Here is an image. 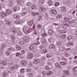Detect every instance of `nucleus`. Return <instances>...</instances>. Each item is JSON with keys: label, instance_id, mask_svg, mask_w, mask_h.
<instances>
[{"label": "nucleus", "instance_id": "obj_39", "mask_svg": "<svg viewBox=\"0 0 77 77\" xmlns=\"http://www.w3.org/2000/svg\"><path fill=\"white\" fill-rule=\"evenodd\" d=\"M74 43H72V42H68L67 44V45L69 46V45H73Z\"/></svg>", "mask_w": 77, "mask_h": 77}, {"label": "nucleus", "instance_id": "obj_59", "mask_svg": "<svg viewBox=\"0 0 77 77\" xmlns=\"http://www.w3.org/2000/svg\"><path fill=\"white\" fill-rule=\"evenodd\" d=\"M38 28H39V29H41V28L42 27V26L40 24H38Z\"/></svg>", "mask_w": 77, "mask_h": 77}, {"label": "nucleus", "instance_id": "obj_22", "mask_svg": "<svg viewBox=\"0 0 77 77\" xmlns=\"http://www.w3.org/2000/svg\"><path fill=\"white\" fill-rule=\"evenodd\" d=\"M53 31L51 29H49L48 31V33L49 35H51L53 34Z\"/></svg>", "mask_w": 77, "mask_h": 77}, {"label": "nucleus", "instance_id": "obj_24", "mask_svg": "<svg viewBox=\"0 0 77 77\" xmlns=\"http://www.w3.org/2000/svg\"><path fill=\"white\" fill-rule=\"evenodd\" d=\"M6 12L8 14H12V11L11 10L9 9H8L6 10Z\"/></svg>", "mask_w": 77, "mask_h": 77}, {"label": "nucleus", "instance_id": "obj_16", "mask_svg": "<svg viewBox=\"0 0 77 77\" xmlns=\"http://www.w3.org/2000/svg\"><path fill=\"white\" fill-rule=\"evenodd\" d=\"M53 72L52 71H49L48 72L46 73V74L47 75H50L51 74H52Z\"/></svg>", "mask_w": 77, "mask_h": 77}, {"label": "nucleus", "instance_id": "obj_40", "mask_svg": "<svg viewBox=\"0 0 77 77\" xmlns=\"http://www.w3.org/2000/svg\"><path fill=\"white\" fill-rule=\"evenodd\" d=\"M55 47V46L54 44L51 45L50 46V48H54Z\"/></svg>", "mask_w": 77, "mask_h": 77}, {"label": "nucleus", "instance_id": "obj_60", "mask_svg": "<svg viewBox=\"0 0 77 77\" xmlns=\"http://www.w3.org/2000/svg\"><path fill=\"white\" fill-rule=\"evenodd\" d=\"M75 23V20H73L71 21V24H73V23Z\"/></svg>", "mask_w": 77, "mask_h": 77}, {"label": "nucleus", "instance_id": "obj_55", "mask_svg": "<svg viewBox=\"0 0 77 77\" xmlns=\"http://www.w3.org/2000/svg\"><path fill=\"white\" fill-rule=\"evenodd\" d=\"M59 3L58 2L56 3L55 4V6H58L59 5Z\"/></svg>", "mask_w": 77, "mask_h": 77}, {"label": "nucleus", "instance_id": "obj_23", "mask_svg": "<svg viewBox=\"0 0 77 77\" xmlns=\"http://www.w3.org/2000/svg\"><path fill=\"white\" fill-rule=\"evenodd\" d=\"M60 63L61 65L63 66V65H66V62H60Z\"/></svg>", "mask_w": 77, "mask_h": 77}, {"label": "nucleus", "instance_id": "obj_34", "mask_svg": "<svg viewBox=\"0 0 77 77\" xmlns=\"http://www.w3.org/2000/svg\"><path fill=\"white\" fill-rule=\"evenodd\" d=\"M48 3L49 5H50V6H51V5H53V2H52V1L51 0L49 1Z\"/></svg>", "mask_w": 77, "mask_h": 77}, {"label": "nucleus", "instance_id": "obj_51", "mask_svg": "<svg viewBox=\"0 0 77 77\" xmlns=\"http://www.w3.org/2000/svg\"><path fill=\"white\" fill-rule=\"evenodd\" d=\"M72 37L71 36H69L67 37V40H70L71 39H72Z\"/></svg>", "mask_w": 77, "mask_h": 77}, {"label": "nucleus", "instance_id": "obj_19", "mask_svg": "<svg viewBox=\"0 0 77 77\" xmlns=\"http://www.w3.org/2000/svg\"><path fill=\"white\" fill-rule=\"evenodd\" d=\"M40 61L38 59L35 60L34 61V63H35V64H37V63H39Z\"/></svg>", "mask_w": 77, "mask_h": 77}, {"label": "nucleus", "instance_id": "obj_38", "mask_svg": "<svg viewBox=\"0 0 77 77\" xmlns=\"http://www.w3.org/2000/svg\"><path fill=\"white\" fill-rule=\"evenodd\" d=\"M45 69L47 71H50V68L48 67V66H46L45 67Z\"/></svg>", "mask_w": 77, "mask_h": 77}, {"label": "nucleus", "instance_id": "obj_42", "mask_svg": "<svg viewBox=\"0 0 77 77\" xmlns=\"http://www.w3.org/2000/svg\"><path fill=\"white\" fill-rule=\"evenodd\" d=\"M57 45H59V46L61 44H62V42H58L57 43Z\"/></svg>", "mask_w": 77, "mask_h": 77}, {"label": "nucleus", "instance_id": "obj_54", "mask_svg": "<svg viewBox=\"0 0 77 77\" xmlns=\"http://www.w3.org/2000/svg\"><path fill=\"white\" fill-rule=\"evenodd\" d=\"M10 51H7L6 53V54L7 55V56H8L10 54Z\"/></svg>", "mask_w": 77, "mask_h": 77}, {"label": "nucleus", "instance_id": "obj_4", "mask_svg": "<svg viewBox=\"0 0 77 77\" xmlns=\"http://www.w3.org/2000/svg\"><path fill=\"white\" fill-rule=\"evenodd\" d=\"M33 57V55L32 53H29L27 55V57L29 59H31Z\"/></svg>", "mask_w": 77, "mask_h": 77}, {"label": "nucleus", "instance_id": "obj_30", "mask_svg": "<svg viewBox=\"0 0 77 77\" xmlns=\"http://www.w3.org/2000/svg\"><path fill=\"white\" fill-rule=\"evenodd\" d=\"M69 25H63L62 26V28L63 29H66V28L67 27H69Z\"/></svg>", "mask_w": 77, "mask_h": 77}, {"label": "nucleus", "instance_id": "obj_3", "mask_svg": "<svg viewBox=\"0 0 77 77\" xmlns=\"http://www.w3.org/2000/svg\"><path fill=\"white\" fill-rule=\"evenodd\" d=\"M51 12L52 14H54V15H56L57 14V12L55 10L51 9Z\"/></svg>", "mask_w": 77, "mask_h": 77}, {"label": "nucleus", "instance_id": "obj_5", "mask_svg": "<svg viewBox=\"0 0 77 77\" xmlns=\"http://www.w3.org/2000/svg\"><path fill=\"white\" fill-rule=\"evenodd\" d=\"M21 63L22 65H27V62L26 61L23 60L21 62Z\"/></svg>", "mask_w": 77, "mask_h": 77}, {"label": "nucleus", "instance_id": "obj_63", "mask_svg": "<svg viewBox=\"0 0 77 77\" xmlns=\"http://www.w3.org/2000/svg\"><path fill=\"white\" fill-rule=\"evenodd\" d=\"M65 56H67V57H68V56H69V54H68L67 53H66L65 54Z\"/></svg>", "mask_w": 77, "mask_h": 77}, {"label": "nucleus", "instance_id": "obj_57", "mask_svg": "<svg viewBox=\"0 0 77 77\" xmlns=\"http://www.w3.org/2000/svg\"><path fill=\"white\" fill-rule=\"evenodd\" d=\"M41 59L42 60H45V56L42 57L41 58Z\"/></svg>", "mask_w": 77, "mask_h": 77}, {"label": "nucleus", "instance_id": "obj_43", "mask_svg": "<svg viewBox=\"0 0 77 77\" xmlns=\"http://www.w3.org/2000/svg\"><path fill=\"white\" fill-rule=\"evenodd\" d=\"M31 9H32V10L36 9V6H35V5H33L31 7Z\"/></svg>", "mask_w": 77, "mask_h": 77}, {"label": "nucleus", "instance_id": "obj_41", "mask_svg": "<svg viewBox=\"0 0 77 77\" xmlns=\"http://www.w3.org/2000/svg\"><path fill=\"white\" fill-rule=\"evenodd\" d=\"M64 20L66 21H68L69 20V18L68 17H64Z\"/></svg>", "mask_w": 77, "mask_h": 77}, {"label": "nucleus", "instance_id": "obj_50", "mask_svg": "<svg viewBox=\"0 0 77 77\" xmlns=\"http://www.w3.org/2000/svg\"><path fill=\"white\" fill-rule=\"evenodd\" d=\"M66 38V35H63L61 36V38H62V39H63V38Z\"/></svg>", "mask_w": 77, "mask_h": 77}, {"label": "nucleus", "instance_id": "obj_44", "mask_svg": "<svg viewBox=\"0 0 77 77\" xmlns=\"http://www.w3.org/2000/svg\"><path fill=\"white\" fill-rule=\"evenodd\" d=\"M20 72L21 73H22V74H23V73L24 72V69H22L20 70Z\"/></svg>", "mask_w": 77, "mask_h": 77}, {"label": "nucleus", "instance_id": "obj_47", "mask_svg": "<svg viewBox=\"0 0 77 77\" xmlns=\"http://www.w3.org/2000/svg\"><path fill=\"white\" fill-rule=\"evenodd\" d=\"M48 35L46 33H43L42 34V35L43 37H45L46 36H47Z\"/></svg>", "mask_w": 77, "mask_h": 77}, {"label": "nucleus", "instance_id": "obj_29", "mask_svg": "<svg viewBox=\"0 0 77 77\" xmlns=\"http://www.w3.org/2000/svg\"><path fill=\"white\" fill-rule=\"evenodd\" d=\"M17 35L19 36L22 35V32L20 30L19 31L17 32Z\"/></svg>", "mask_w": 77, "mask_h": 77}, {"label": "nucleus", "instance_id": "obj_15", "mask_svg": "<svg viewBox=\"0 0 77 77\" xmlns=\"http://www.w3.org/2000/svg\"><path fill=\"white\" fill-rule=\"evenodd\" d=\"M39 10L40 11H42V12H44V11H45V10H46V9L44 7H41L40 8Z\"/></svg>", "mask_w": 77, "mask_h": 77}, {"label": "nucleus", "instance_id": "obj_45", "mask_svg": "<svg viewBox=\"0 0 77 77\" xmlns=\"http://www.w3.org/2000/svg\"><path fill=\"white\" fill-rule=\"evenodd\" d=\"M17 2L18 4H20L22 2V0H17Z\"/></svg>", "mask_w": 77, "mask_h": 77}, {"label": "nucleus", "instance_id": "obj_20", "mask_svg": "<svg viewBox=\"0 0 77 77\" xmlns=\"http://www.w3.org/2000/svg\"><path fill=\"white\" fill-rule=\"evenodd\" d=\"M65 74L66 75H69L70 73L69 72V71L68 70H65Z\"/></svg>", "mask_w": 77, "mask_h": 77}, {"label": "nucleus", "instance_id": "obj_14", "mask_svg": "<svg viewBox=\"0 0 77 77\" xmlns=\"http://www.w3.org/2000/svg\"><path fill=\"white\" fill-rule=\"evenodd\" d=\"M13 17L14 18H16V19H19L20 18V16L18 14H16L14 15Z\"/></svg>", "mask_w": 77, "mask_h": 77}, {"label": "nucleus", "instance_id": "obj_13", "mask_svg": "<svg viewBox=\"0 0 77 77\" xmlns=\"http://www.w3.org/2000/svg\"><path fill=\"white\" fill-rule=\"evenodd\" d=\"M16 56L17 57H21V54L20 52H17L16 54Z\"/></svg>", "mask_w": 77, "mask_h": 77}, {"label": "nucleus", "instance_id": "obj_49", "mask_svg": "<svg viewBox=\"0 0 77 77\" xmlns=\"http://www.w3.org/2000/svg\"><path fill=\"white\" fill-rule=\"evenodd\" d=\"M28 76H29V77H32L33 75V74H32V73H30L28 74Z\"/></svg>", "mask_w": 77, "mask_h": 77}, {"label": "nucleus", "instance_id": "obj_21", "mask_svg": "<svg viewBox=\"0 0 77 77\" xmlns=\"http://www.w3.org/2000/svg\"><path fill=\"white\" fill-rule=\"evenodd\" d=\"M32 28H29L28 29L27 31H26V33H30V32H32Z\"/></svg>", "mask_w": 77, "mask_h": 77}, {"label": "nucleus", "instance_id": "obj_33", "mask_svg": "<svg viewBox=\"0 0 77 77\" xmlns=\"http://www.w3.org/2000/svg\"><path fill=\"white\" fill-rule=\"evenodd\" d=\"M13 12H17V7H14L13 9Z\"/></svg>", "mask_w": 77, "mask_h": 77}, {"label": "nucleus", "instance_id": "obj_27", "mask_svg": "<svg viewBox=\"0 0 77 77\" xmlns=\"http://www.w3.org/2000/svg\"><path fill=\"white\" fill-rule=\"evenodd\" d=\"M61 9L62 12H65L66 11V8H65V7L64 6L62 7L61 8Z\"/></svg>", "mask_w": 77, "mask_h": 77}, {"label": "nucleus", "instance_id": "obj_25", "mask_svg": "<svg viewBox=\"0 0 77 77\" xmlns=\"http://www.w3.org/2000/svg\"><path fill=\"white\" fill-rule=\"evenodd\" d=\"M72 71L73 72H76L77 71V67H74L73 68Z\"/></svg>", "mask_w": 77, "mask_h": 77}, {"label": "nucleus", "instance_id": "obj_11", "mask_svg": "<svg viewBox=\"0 0 77 77\" xmlns=\"http://www.w3.org/2000/svg\"><path fill=\"white\" fill-rule=\"evenodd\" d=\"M27 24L29 25V26H32L33 24V21H31L27 23Z\"/></svg>", "mask_w": 77, "mask_h": 77}, {"label": "nucleus", "instance_id": "obj_12", "mask_svg": "<svg viewBox=\"0 0 77 77\" xmlns=\"http://www.w3.org/2000/svg\"><path fill=\"white\" fill-rule=\"evenodd\" d=\"M5 23L8 26H11L12 25V22L10 20H7L6 21Z\"/></svg>", "mask_w": 77, "mask_h": 77}, {"label": "nucleus", "instance_id": "obj_26", "mask_svg": "<svg viewBox=\"0 0 77 77\" xmlns=\"http://www.w3.org/2000/svg\"><path fill=\"white\" fill-rule=\"evenodd\" d=\"M32 15L33 16H35V15H39V14L38 13H34V12H32Z\"/></svg>", "mask_w": 77, "mask_h": 77}, {"label": "nucleus", "instance_id": "obj_1", "mask_svg": "<svg viewBox=\"0 0 77 77\" xmlns=\"http://www.w3.org/2000/svg\"><path fill=\"white\" fill-rule=\"evenodd\" d=\"M0 63L2 64L4 66H6L8 64L7 63V61L6 60H0Z\"/></svg>", "mask_w": 77, "mask_h": 77}, {"label": "nucleus", "instance_id": "obj_48", "mask_svg": "<svg viewBox=\"0 0 77 77\" xmlns=\"http://www.w3.org/2000/svg\"><path fill=\"white\" fill-rule=\"evenodd\" d=\"M27 14V12H24L22 13V15H23V16H24V15H26Z\"/></svg>", "mask_w": 77, "mask_h": 77}, {"label": "nucleus", "instance_id": "obj_61", "mask_svg": "<svg viewBox=\"0 0 77 77\" xmlns=\"http://www.w3.org/2000/svg\"><path fill=\"white\" fill-rule=\"evenodd\" d=\"M13 67L14 68V69H16V68H18V66L15 65L13 66Z\"/></svg>", "mask_w": 77, "mask_h": 77}, {"label": "nucleus", "instance_id": "obj_53", "mask_svg": "<svg viewBox=\"0 0 77 77\" xmlns=\"http://www.w3.org/2000/svg\"><path fill=\"white\" fill-rule=\"evenodd\" d=\"M45 18H48V14L47 13H46L45 14Z\"/></svg>", "mask_w": 77, "mask_h": 77}, {"label": "nucleus", "instance_id": "obj_18", "mask_svg": "<svg viewBox=\"0 0 77 77\" xmlns=\"http://www.w3.org/2000/svg\"><path fill=\"white\" fill-rule=\"evenodd\" d=\"M55 65L57 66V67H58L59 68H62L60 65L59 63H56L55 64Z\"/></svg>", "mask_w": 77, "mask_h": 77}, {"label": "nucleus", "instance_id": "obj_62", "mask_svg": "<svg viewBox=\"0 0 77 77\" xmlns=\"http://www.w3.org/2000/svg\"><path fill=\"white\" fill-rule=\"evenodd\" d=\"M12 48L11 47L8 49V51H12Z\"/></svg>", "mask_w": 77, "mask_h": 77}, {"label": "nucleus", "instance_id": "obj_17", "mask_svg": "<svg viewBox=\"0 0 77 77\" xmlns=\"http://www.w3.org/2000/svg\"><path fill=\"white\" fill-rule=\"evenodd\" d=\"M16 48L18 50H21V47L18 45H17L16 46Z\"/></svg>", "mask_w": 77, "mask_h": 77}, {"label": "nucleus", "instance_id": "obj_64", "mask_svg": "<svg viewBox=\"0 0 77 77\" xmlns=\"http://www.w3.org/2000/svg\"><path fill=\"white\" fill-rule=\"evenodd\" d=\"M32 71V70L30 69H28L27 70V72H30Z\"/></svg>", "mask_w": 77, "mask_h": 77}, {"label": "nucleus", "instance_id": "obj_6", "mask_svg": "<svg viewBox=\"0 0 77 77\" xmlns=\"http://www.w3.org/2000/svg\"><path fill=\"white\" fill-rule=\"evenodd\" d=\"M27 29V28L26 26H24L23 27L22 30L23 32L24 33H26Z\"/></svg>", "mask_w": 77, "mask_h": 77}, {"label": "nucleus", "instance_id": "obj_58", "mask_svg": "<svg viewBox=\"0 0 77 77\" xmlns=\"http://www.w3.org/2000/svg\"><path fill=\"white\" fill-rule=\"evenodd\" d=\"M2 46L3 48H6V45L3 44L2 45Z\"/></svg>", "mask_w": 77, "mask_h": 77}, {"label": "nucleus", "instance_id": "obj_52", "mask_svg": "<svg viewBox=\"0 0 77 77\" xmlns=\"http://www.w3.org/2000/svg\"><path fill=\"white\" fill-rule=\"evenodd\" d=\"M67 5L69 6H71V5H72V2H68L67 3Z\"/></svg>", "mask_w": 77, "mask_h": 77}, {"label": "nucleus", "instance_id": "obj_28", "mask_svg": "<svg viewBox=\"0 0 77 77\" xmlns=\"http://www.w3.org/2000/svg\"><path fill=\"white\" fill-rule=\"evenodd\" d=\"M29 48L31 50H33L34 49V46L31 45L29 46Z\"/></svg>", "mask_w": 77, "mask_h": 77}, {"label": "nucleus", "instance_id": "obj_31", "mask_svg": "<svg viewBox=\"0 0 77 77\" xmlns=\"http://www.w3.org/2000/svg\"><path fill=\"white\" fill-rule=\"evenodd\" d=\"M42 52L43 53H47V50L46 49H43L42 51Z\"/></svg>", "mask_w": 77, "mask_h": 77}, {"label": "nucleus", "instance_id": "obj_35", "mask_svg": "<svg viewBox=\"0 0 77 77\" xmlns=\"http://www.w3.org/2000/svg\"><path fill=\"white\" fill-rule=\"evenodd\" d=\"M48 65H53V63H51V60L48 59Z\"/></svg>", "mask_w": 77, "mask_h": 77}, {"label": "nucleus", "instance_id": "obj_8", "mask_svg": "<svg viewBox=\"0 0 77 77\" xmlns=\"http://www.w3.org/2000/svg\"><path fill=\"white\" fill-rule=\"evenodd\" d=\"M1 16L2 17H6V13L2 11L1 12Z\"/></svg>", "mask_w": 77, "mask_h": 77}, {"label": "nucleus", "instance_id": "obj_37", "mask_svg": "<svg viewBox=\"0 0 77 77\" xmlns=\"http://www.w3.org/2000/svg\"><path fill=\"white\" fill-rule=\"evenodd\" d=\"M11 38L12 39V41H14L15 40L16 38L14 36V35H12V36H11Z\"/></svg>", "mask_w": 77, "mask_h": 77}, {"label": "nucleus", "instance_id": "obj_10", "mask_svg": "<svg viewBox=\"0 0 77 77\" xmlns=\"http://www.w3.org/2000/svg\"><path fill=\"white\" fill-rule=\"evenodd\" d=\"M11 32H12L14 34H15V33H17V30L13 28L11 29Z\"/></svg>", "mask_w": 77, "mask_h": 77}, {"label": "nucleus", "instance_id": "obj_56", "mask_svg": "<svg viewBox=\"0 0 77 77\" xmlns=\"http://www.w3.org/2000/svg\"><path fill=\"white\" fill-rule=\"evenodd\" d=\"M63 24H64V25H67L69 26V24H68V23H66V21H64L63 22Z\"/></svg>", "mask_w": 77, "mask_h": 77}, {"label": "nucleus", "instance_id": "obj_7", "mask_svg": "<svg viewBox=\"0 0 77 77\" xmlns=\"http://www.w3.org/2000/svg\"><path fill=\"white\" fill-rule=\"evenodd\" d=\"M29 38L28 37H24L23 38V41L25 42H26L29 41Z\"/></svg>", "mask_w": 77, "mask_h": 77}, {"label": "nucleus", "instance_id": "obj_32", "mask_svg": "<svg viewBox=\"0 0 77 77\" xmlns=\"http://www.w3.org/2000/svg\"><path fill=\"white\" fill-rule=\"evenodd\" d=\"M39 3L40 4H43L44 3V0H39Z\"/></svg>", "mask_w": 77, "mask_h": 77}, {"label": "nucleus", "instance_id": "obj_36", "mask_svg": "<svg viewBox=\"0 0 77 77\" xmlns=\"http://www.w3.org/2000/svg\"><path fill=\"white\" fill-rule=\"evenodd\" d=\"M62 17V16L61 14H59L56 17V18H57V19H60V18H61Z\"/></svg>", "mask_w": 77, "mask_h": 77}, {"label": "nucleus", "instance_id": "obj_46", "mask_svg": "<svg viewBox=\"0 0 77 77\" xmlns=\"http://www.w3.org/2000/svg\"><path fill=\"white\" fill-rule=\"evenodd\" d=\"M46 57L47 58H50V57H51V56L49 54H48L46 55Z\"/></svg>", "mask_w": 77, "mask_h": 77}, {"label": "nucleus", "instance_id": "obj_9", "mask_svg": "<svg viewBox=\"0 0 77 77\" xmlns=\"http://www.w3.org/2000/svg\"><path fill=\"white\" fill-rule=\"evenodd\" d=\"M8 75V73L6 71H4L2 74V76L4 77H6Z\"/></svg>", "mask_w": 77, "mask_h": 77}, {"label": "nucleus", "instance_id": "obj_2", "mask_svg": "<svg viewBox=\"0 0 77 77\" xmlns=\"http://www.w3.org/2000/svg\"><path fill=\"white\" fill-rule=\"evenodd\" d=\"M21 23H22V20H16L15 21L14 23H15L16 24H21Z\"/></svg>", "mask_w": 77, "mask_h": 77}]
</instances>
